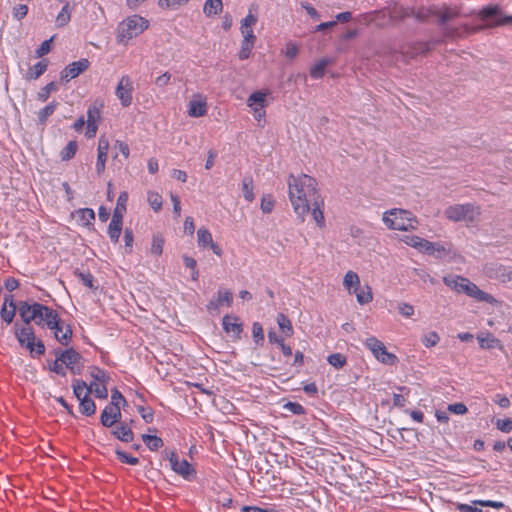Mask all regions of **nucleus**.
<instances>
[{
	"mask_svg": "<svg viewBox=\"0 0 512 512\" xmlns=\"http://www.w3.org/2000/svg\"><path fill=\"white\" fill-rule=\"evenodd\" d=\"M288 186L289 198L294 212L301 221H304L305 216L310 211V203L317 199V182L307 174L290 175Z\"/></svg>",
	"mask_w": 512,
	"mask_h": 512,
	"instance_id": "1",
	"label": "nucleus"
},
{
	"mask_svg": "<svg viewBox=\"0 0 512 512\" xmlns=\"http://www.w3.org/2000/svg\"><path fill=\"white\" fill-rule=\"evenodd\" d=\"M18 311L21 320L27 325L34 322L42 329H49L57 325L58 312L39 302L21 301Z\"/></svg>",
	"mask_w": 512,
	"mask_h": 512,
	"instance_id": "2",
	"label": "nucleus"
},
{
	"mask_svg": "<svg viewBox=\"0 0 512 512\" xmlns=\"http://www.w3.org/2000/svg\"><path fill=\"white\" fill-rule=\"evenodd\" d=\"M149 27V21L140 15H131L117 26V42L127 44L131 39L142 34Z\"/></svg>",
	"mask_w": 512,
	"mask_h": 512,
	"instance_id": "3",
	"label": "nucleus"
},
{
	"mask_svg": "<svg viewBox=\"0 0 512 512\" xmlns=\"http://www.w3.org/2000/svg\"><path fill=\"white\" fill-rule=\"evenodd\" d=\"M384 224L392 230L408 231L417 228L418 221L411 212L393 208L383 214Z\"/></svg>",
	"mask_w": 512,
	"mask_h": 512,
	"instance_id": "4",
	"label": "nucleus"
},
{
	"mask_svg": "<svg viewBox=\"0 0 512 512\" xmlns=\"http://www.w3.org/2000/svg\"><path fill=\"white\" fill-rule=\"evenodd\" d=\"M445 216L454 222L473 223L480 216V208L474 204H455L446 208Z\"/></svg>",
	"mask_w": 512,
	"mask_h": 512,
	"instance_id": "5",
	"label": "nucleus"
},
{
	"mask_svg": "<svg viewBox=\"0 0 512 512\" xmlns=\"http://www.w3.org/2000/svg\"><path fill=\"white\" fill-rule=\"evenodd\" d=\"M364 345L371 351L373 356L385 365H394L397 362V356L387 351L383 342L374 336L368 337L364 341Z\"/></svg>",
	"mask_w": 512,
	"mask_h": 512,
	"instance_id": "6",
	"label": "nucleus"
},
{
	"mask_svg": "<svg viewBox=\"0 0 512 512\" xmlns=\"http://www.w3.org/2000/svg\"><path fill=\"white\" fill-rule=\"evenodd\" d=\"M478 17L482 21H488L489 19H492L485 25L488 28L503 26L512 23V16H502L501 9L498 5H489L483 7L478 12Z\"/></svg>",
	"mask_w": 512,
	"mask_h": 512,
	"instance_id": "7",
	"label": "nucleus"
},
{
	"mask_svg": "<svg viewBox=\"0 0 512 512\" xmlns=\"http://www.w3.org/2000/svg\"><path fill=\"white\" fill-rule=\"evenodd\" d=\"M168 460L170 462L171 469L185 480L191 481L195 478L196 470L186 459H180L176 452H170Z\"/></svg>",
	"mask_w": 512,
	"mask_h": 512,
	"instance_id": "8",
	"label": "nucleus"
},
{
	"mask_svg": "<svg viewBox=\"0 0 512 512\" xmlns=\"http://www.w3.org/2000/svg\"><path fill=\"white\" fill-rule=\"evenodd\" d=\"M134 85L129 75H122L115 89V95L123 107H129L133 101Z\"/></svg>",
	"mask_w": 512,
	"mask_h": 512,
	"instance_id": "9",
	"label": "nucleus"
},
{
	"mask_svg": "<svg viewBox=\"0 0 512 512\" xmlns=\"http://www.w3.org/2000/svg\"><path fill=\"white\" fill-rule=\"evenodd\" d=\"M258 21L257 7L252 5L248 9L247 15L241 20L240 32L242 40L256 42L257 37L254 34L253 27Z\"/></svg>",
	"mask_w": 512,
	"mask_h": 512,
	"instance_id": "10",
	"label": "nucleus"
},
{
	"mask_svg": "<svg viewBox=\"0 0 512 512\" xmlns=\"http://www.w3.org/2000/svg\"><path fill=\"white\" fill-rule=\"evenodd\" d=\"M233 302V294L230 290L220 288L216 295L209 301L206 308L207 311L211 314H217L219 312L220 307L227 306L230 307Z\"/></svg>",
	"mask_w": 512,
	"mask_h": 512,
	"instance_id": "11",
	"label": "nucleus"
},
{
	"mask_svg": "<svg viewBox=\"0 0 512 512\" xmlns=\"http://www.w3.org/2000/svg\"><path fill=\"white\" fill-rule=\"evenodd\" d=\"M53 332L55 339L64 346H67L72 339V328L69 324L64 322L60 316L57 317V325L49 328Z\"/></svg>",
	"mask_w": 512,
	"mask_h": 512,
	"instance_id": "12",
	"label": "nucleus"
},
{
	"mask_svg": "<svg viewBox=\"0 0 512 512\" xmlns=\"http://www.w3.org/2000/svg\"><path fill=\"white\" fill-rule=\"evenodd\" d=\"M207 98L202 94H194L188 103L187 113L190 117L198 118L207 113Z\"/></svg>",
	"mask_w": 512,
	"mask_h": 512,
	"instance_id": "13",
	"label": "nucleus"
},
{
	"mask_svg": "<svg viewBox=\"0 0 512 512\" xmlns=\"http://www.w3.org/2000/svg\"><path fill=\"white\" fill-rule=\"evenodd\" d=\"M90 63L87 59L83 58L78 61H74L67 65L61 71V79L65 81H70L77 76H79L82 72L86 71L89 67Z\"/></svg>",
	"mask_w": 512,
	"mask_h": 512,
	"instance_id": "14",
	"label": "nucleus"
},
{
	"mask_svg": "<svg viewBox=\"0 0 512 512\" xmlns=\"http://www.w3.org/2000/svg\"><path fill=\"white\" fill-rule=\"evenodd\" d=\"M109 147L110 143L108 138L105 136H100L98 139L97 160L95 165V169L98 175H101L105 171Z\"/></svg>",
	"mask_w": 512,
	"mask_h": 512,
	"instance_id": "15",
	"label": "nucleus"
},
{
	"mask_svg": "<svg viewBox=\"0 0 512 512\" xmlns=\"http://www.w3.org/2000/svg\"><path fill=\"white\" fill-rule=\"evenodd\" d=\"M472 503L473 505L458 503L456 505V508L460 512H483V510L481 508H478L476 505L482 507H492L495 509H501L504 507L503 502L493 500H474Z\"/></svg>",
	"mask_w": 512,
	"mask_h": 512,
	"instance_id": "16",
	"label": "nucleus"
},
{
	"mask_svg": "<svg viewBox=\"0 0 512 512\" xmlns=\"http://www.w3.org/2000/svg\"><path fill=\"white\" fill-rule=\"evenodd\" d=\"M81 355L73 348L66 349L58 355V360L70 369L73 373H79L80 369L75 370L76 364L81 360Z\"/></svg>",
	"mask_w": 512,
	"mask_h": 512,
	"instance_id": "17",
	"label": "nucleus"
},
{
	"mask_svg": "<svg viewBox=\"0 0 512 512\" xmlns=\"http://www.w3.org/2000/svg\"><path fill=\"white\" fill-rule=\"evenodd\" d=\"M222 325L224 331L235 338H239L243 331V325L235 315H225L222 320Z\"/></svg>",
	"mask_w": 512,
	"mask_h": 512,
	"instance_id": "18",
	"label": "nucleus"
},
{
	"mask_svg": "<svg viewBox=\"0 0 512 512\" xmlns=\"http://www.w3.org/2000/svg\"><path fill=\"white\" fill-rule=\"evenodd\" d=\"M14 333L20 346L25 344L29 345V342L36 340L33 328L27 324L19 326L18 323H16L14 325Z\"/></svg>",
	"mask_w": 512,
	"mask_h": 512,
	"instance_id": "19",
	"label": "nucleus"
},
{
	"mask_svg": "<svg viewBox=\"0 0 512 512\" xmlns=\"http://www.w3.org/2000/svg\"><path fill=\"white\" fill-rule=\"evenodd\" d=\"M121 418L119 407L107 405L101 413V424L105 427H112Z\"/></svg>",
	"mask_w": 512,
	"mask_h": 512,
	"instance_id": "20",
	"label": "nucleus"
},
{
	"mask_svg": "<svg viewBox=\"0 0 512 512\" xmlns=\"http://www.w3.org/2000/svg\"><path fill=\"white\" fill-rule=\"evenodd\" d=\"M466 288H467V290H466L465 294L467 296L474 298L480 302H486L489 304L496 303V299L491 294L482 291L481 289L478 288V286L476 284H474L470 280L468 283V287H466Z\"/></svg>",
	"mask_w": 512,
	"mask_h": 512,
	"instance_id": "21",
	"label": "nucleus"
},
{
	"mask_svg": "<svg viewBox=\"0 0 512 512\" xmlns=\"http://www.w3.org/2000/svg\"><path fill=\"white\" fill-rule=\"evenodd\" d=\"M443 282L446 286L456 291L457 293L466 292L469 283V279L459 275H449L443 278Z\"/></svg>",
	"mask_w": 512,
	"mask_h": 512,
	"instance_id": "22",
	"label": "nucleus"
},
{
	"mask_svg": "<svg viewBox=\"0 0 512 512\" xmlns=\"http://www.w3.org/2000/svg\"><path fill=\"white\" fill-rule=\"evenodd\" d=\"M16 304L12 296H6L4 299L3 306L0 310L1 319L7 324H11L16 314Z\"/></svg>",
	"mask_w": 512,
	"mask_h": 512,
	"instance_id": "23",
	"label": "nucleus"
},
{
	"mask_svg": "<svg viewBox=\"0 0 512 512\" xmlns=\"http://www.w3.org/2000/svg\"><path fill=\"white\" fill-rule=\"evenodd\" d=\"M388 14L391 20H403L409 18L414 14V8L405 7L401 4L394 3L389 6Z\"/></svg>",
	"mask_w": 512,
	"mask_h": 512,
	"instance_id": "24",
	"label": "nucleus"
},
{
	"mask_svg": "<svg viewBox=\"0 0 512 512\" xmlns=\"http://www.w3.org/2000/svg\"><path fill=\"white\" fill-rule=\"evenodd\" d=\"M477 340L482 349H493V348L503 349V345L501 344L500 340L497 339L490 332L479 333L477 335Z\"/></svg>",
	"mask_w": 512,
	"mask_h": 512,
	"instance_id": "25",
	"label": "nucleus"
},
{
	"mask_svg": "<svg viewBox=\"0 0 512 512\" xmlns=\"http://www.w3.org/2000/svg\"><path fill=\"white\" fill-rule=\"evenodd\" d=\"M76 221L78 225L83 227H91L95 220V213L90 208H80L75 211Z\"/></svg>",
	"mask_w": 512,
	"mask_h": 512,
	"instance_id": "26",
	"label": "nucleus"
},
{
	"mask_svg": "<svg viewBox=\"0 0 512 512\" xmlns=\"http://www.w3.org/2000/svg\"><path fill=\"white\" fill-rule=\"evenodd\" d=\"M123 218L118 214L112 215L108 226V235L113 243H118L122 231Z\"/></svg>",
	"mask_w": 512,
	"mask_h": 512,
	"instance_id": "27",
	"label": "nucleus"
},
{
	"mask_svg": "<svg viewBox=\"0 0 512 512\" xmlns=\"http://www.w3.org/2000/svg\"><path fill=\"white\" fill-rule=\"evenodd\" d=\"M333 63L332 58L324 57L318 60L311 68H310V76L313 79H320L324 76L325 70L327 66Z\"/></svg>",
	"mask_w": 512,
	"mask_h": 512,
	"instance_id": "28",
	"label": "nucleus"
},
{
	"mask_svg": "<svg viewBox=\"0 0 512 512\" xmlns=\"http://www.w3.org/2000/svg\"><path fill=\"white\" fill-rule=\"evenodd\" d=\"M360 286V278L358 274L352 270L346 272L343 278V287L348 291L349 294L353 293V290L358 289Z\"/></svg>",
	"mask_w": 512,
	"mask_h": 512,
	"instance_id": "29",
	"label": "nucleus"
},
{
	"mask_svg": "<svg viewBox=\"0 0 512 512\" xmlns=\"http://www.w3.org/2000/svg\"><path fill=\"white\" fill-rule=\"evenodd\" d=\"M352 294H355L356 300L360 305L368 304L373 300L372 289L368 284L360 285L358 289L353 290Z\"/></svg>",
	"mask_w": 512,
	"mask_h": 512,
	"instance_id": "30",
	"label": "nucleus"
},
{
	"mask_svg": "<svg viewBox=\"0 0 512 512\" xmlns=\"http://www.w3.org/2000/svg\"><path fill=\"white\" fill-rule=\"evenodd\" d=\"M112 433L117 439L126 443L133 441L134 438V434L127 424H121L119 426H116L113 429Z\"/></svg>",
	"mask_w": 512,
	"mask_h": 512,
	"instance_id": "31",
	"label": "nucleus"
},
{
	"mask_svg": "<svg viewBox=\"0 0 512 512\" xmlns=\"http://www.w3.org/2000/svg\"><path fill=\"white\" fill-rule=\"evenodd\" d=\"M72 388L74 395L78 400H81L89 396V394L91 393V389H89V386H87V384L80 379H76L73 381Z\"/></svg>",
	"mask_w": 512,
	"mask_h": 512,
	"instance_id": "32",
	"label": "nucleus"
},
{
	"mask_svg": "<svg viewBox=\"0 0 512 512\" xmlns=\"http://www.w3.org/2000/svg\"><path fill=\"white\" fill-rule=\"evenodd\" d=\"M267 94L262 91L253 92L247 99V105L254 109L255 107L265 108Z\"/></svg>",
	"mask_w": 512,
	"mask_h": 512,
	"instance_id": "33",
	"label": "nucleus"
},
{
	"mask_svg": "<svg viewBox=\"0 0 512 512\" xmlns=\"http://www.w3.org/2000/svg\"><path fill=\"white\" fill-rule=\"evenodd\" d=\"M242 191L246 201L252 202L255 199L254 184L251 176H245L242 180Z\"/></svg>",
	"mask_w": 512,
	"mask_h": 512,
	"instance_id": "34",
	"label": "nucleus"
},
{
	"mask_svg": "<svg viewBox=\"0 0 512 512\" xmlns=\"http://www.w3.org/2000/svg\"><path fill=\"white\" fill-rule=\"evenodd\" d=\"M22 347L27 349L33 358H38L45 353V345L42 340L31 341L29 345L25 344Z\"/></svg>",
	"mask_w": 512,
	"mask_h": 512,
	"instance_id": "35",
	"label": "nucleus"
},
{
	"mask_svg": "<svg viewBox=\"0 0 512 512\" xmlns=\"http://www.w3.org/2000/svg\"><path fill=\"white\" fill-rule=\"evenodd\" d=\"M312 203H313V208H312V211H311L312 217L315 220L316 224L320 228H322V227L325 226V217H324L323 207H322L323 206V202L321 201L319 203L317 201V199H316Z\"/></svg>",
	"mask_w": 512,
	"mask_h": 512,
	"instance_id": "36",
	"label": "nucleus"
},
{
	"mask_svg": "<svg viewBox=\"0 0 512 512\" xmlns=\"http://www.w3.org/2000/svg\"><path fill=\"white\" fill-rule=\"evenodd\" d=\"M70 19H71V10H70L69 3H66L62 7L61 11L58 13L56 20H55V25L59 28L64 27L69 23Z\"/></svg>",
	"mask_w": 512,
	"mask_h": 512,
	"instance_id": "37",
	"label": "nucleus"
},
{
	"mask_svg": "<svg viewBox=\"0 0 512 512\" xmlns=\"http://www.w3.org/2000/svg\"><path fill=\"white\" fill-rule=\"evenodd\" d=\"M79 410L86 416H91L96 412V405L89 396L79 400Z\"/></svg>",
	"mask_w": 512,
	"mask_h": 512,
	"instance_id": "38",
	"label": "nucleus"
},
{
	"mask_svg": "<svg viewBox=\"0 0 512 512\" xmlns=\"http://www.w3.org/2000/svg\"><path fill=\"white\" fill-rule=\"evenodd\" d=\"M197 242L199 247H208L213 242L212 234L206 228H199L197 231Z\"/></svg>",
	"mask_w": 512,
	"mask_h": 512,
	"instance_id": "39",
	"label": "nucleus"
},
{
	"mask_svg": "<svg viewBox=\"0 0 512 512\" xmlns=\"http://www.w3.org/2000/svg\"><path fill=\"white\" fill-rule=\"evenodd\" d=\"M277 324H278L279 328L281 329V331L286 336H291L293 334V327H292L291 321L283 313H279L277 315Z\"/></svg>",
	"mask_w": 512,
	"mask_h": 512,
	"instance_id": "40",
	"label": "nucleus"
},
{
	"mask_svg": "<svg viewBox=\"0 0 512 512\" xmlns=\"http://www.w3.org/2000/svg\"><path fill=\"white\" fill-rule=\"evenodd\" d=\"M147 201H148L149 205L151 206V208L155 212H158L161 210L162 204H163V199H162V196L158 192L148 191L147 192Z\"/></svg>",
	"mask_w": 512,
	"mask_h": 512,
	"instance_id": "41",
	"label": "nucleus"
},
{
	"mask_svg": "<svg viewBox=\"0 0 512 512\" xmlns=\"http://www.w3.org/2000/svg\"><path fill=\"white\" fill-rule=\"evenodd\" d=\"M48 62L47 60H42L33 65L28 72V77L30 79L39 78L47 69Z\"/></svg>",
	"mask_w": 512,
	"mask_h": 512,
	"instance_id": "42",
	"label": "nucleus"
},
{
	"mask_svg": "<svg viewBox=\"0 0 512 512\" xmlns=\"http://www.w3.org/2000/svg\"><path fill=\"white\" fill-rule=\"evenodd\" d=\"M142 439L151 451H156L163 446V441L158 436L144 434Z\"/></svg>",
	"mask_w": 512,
	"mask_h": 512,
	"instance_id": "43",
	"label": "nucleus"
},
{
	"mask_svg": "<svg viewBox=\"0 0 512 512\" xmlns=\"http://www.w3.org/2000/svg\"><path fill=\"white\" fill-rule=\"evenodd\" d=\"M425 240L426 239L416 236V235H405L402 238V241L406 245L411 246V247L417 249L418 251H421V249L423 248Z\"/></svg>",
	"mask_w": 512,
	"mask_h": 512,
	"instance_id": "44",
	"label": "nucleus"
},
{
	"mask_svg": "<svg viewBox=\"0 0 512 512\" xmlns=\"http://www.w3.org/2000/svg\"><path fill=\"white\" fill-rule=\"evenodd\" d=\"M77 143L76 141H70L67 145L61 150L60 157L63 161H68L72 159L77 152Z\"/></svg>",
	"mask_w": 512,
	"mask_h": 512,
	"instance_id": "45",
	"label": "nucleus"
},
{
	"mask_svg": "<svg viewBox=\"0 0 512 512\" xmlns=\"http://www.w3.org/2000/svg\"><path fill=\"white\" fill-rule=\"evenodd\" d=\"M57 105V102L53 101L46 105L44 108H42L38 112V121L41 124H44L47 121V119L55 112Z\"/></svg>",
	"mask_w": 512,
	"mask_h": 512,
	"instance_id": "46",
	"label": "nucleus"
},
{
	"mask_svg": "<svg viewBox=\"0 0 512 512\" xmlns=\"http://www.w3.org/2000/svg\"><path fill=\"white\" fill-rule=\"evenodd\" d=\"M127 201H128V193L126 191L121 192L118 196L117 204L114 209L113 215L118 214L119 217L123 218V214L126 211Z\"/></svg>",
	"mask_w": 512,
	"mask_h": 512,
	"instance_id": "47",
	"label": "nucleus"
},
{
	"mask_svg": "<svg viewBox=\"0 0 512 512\" xmlns=\"http://www.w3.org/2000/svg\"><path fill=\"white\" fill-rule=\"evenodd\" d=\"M189 0H158L159 7L169 10H177L188 3Z\"/></svg>",
	"mask_w": 512,
	"mask_h": 512,
	"instance_id": "48",
	"label": "nucleus"
},
{
	"mask_svg": "<svg viewBox=\"0 0 512 512\" xmlns=\"http://www.w3.org/2000/svg\"><path fill=\"white\" fill-rule=\"evenodd\" d=\"M255 43L256 42L246 41V40L241 41L240 49L238 52V57L240 60H245L250 57L251 52L255 46Z\"/></svg>",
	"mask_w": 512,
	"mask_h": 512,
	"instance_id": "49",
	"label": "nucleus"
},
{
	"mask_svg": "<svg viewBox=\"0 0 512 512\" xmlns=\"http://www.w3.org/2000/svg\"><path fill=\"white\" fill-rule=\"evenodd\" d=\"M436 13L435 9L431 7H420L415 9L414 8V14H412L411 17H414L415 19L419 21H425L432 15Z\"/></svg>",
	"mask_w": 512,
	"mask_h": 512,
	"instance_id": "50",
	"label": "nucleus"
},
{
	"mask_svg": "<svg viewBox=\"0 0 512 512\" xmlns=\"http://www.w3.org/2000/svg\"><path fill=\"white\" fill-rule=\"evenodd\" d=\"M102 104L98 105L97 103L92 104L87 111V123H98L101 116Z\"/></svg>",
	"mask_w": 512,
	"mask_h": 512,
	"instance_id": "51",
	"label": "nucleus"
},
{
	"mask_svg": "<svg viewBox=\"0 0 512 512\" xmlns=\"http://www.w3.org/2000/svg\"><path fill=\"white\" fill-rule=\"evenodd\" d=\"M222 10L221 0H207L204 5V12L207 15H216Z\"/></svg>",
	"mask_w": 512,
	"mask_h": 512,
	"instance_id": "52",
	"label": "nucleus"
},
{
	"mask_svg": "<svg viewBox=\"0 0 512 512\" xmlns=\"http://www.w3.org/2000/svg\"><path fill=\"white\" fill-rule=\"evenodd\" d=\"M327 361L334 368L340 369L346 364L347 359L341 353H333L328 356Z\"/></svg>",
	"mask_w": 512,
	"mask_h": 512,
	"instance_id": "53",
	"label": "nucleus"
},
{
	"mask_svg": "<svg viewBox=\"0 0 512 512\" xmlns=\"http://www.w3.org/2000/svg\"><path fill=\"white\" fill-rule=\"evenodd\" d=\"M90 374L95 380L94 383H107L110 379L109 374L105 370L98 367H93Z\"/></svg>",
	"mask_w": 512,
	"mask_h": 512,
	"instance_id": "54",
	"label": "nucleus"
},
{
	"mask_svg": "<svg viewBox=\"0 0 512 512\" xmlns=\"http://www.w3.org/2000/svg\"><path fill=\"white\" fill-rule=\"evenodd\" d=\"M89 389L97 398L106 399L108 396L106 383H91Z\"/></svg>",
	"mask_w": 512,
	"mask_h": 512,
	"instance_id": "55",
	"label": "nucleus"
},
{
	"mask_svg": "<svg viewBox=\"0 0 512 512\" xmlns=\"http://www.w3.org/2000/svg\"><path fill=\"white\" fill-rule=\"evenodd\" d=\"M439 341L440 336L435 331H430L422 337V344L427 348L437 345Z\"/></svg>",
	"mask_w": 512,
	"mask_h": 512,
	"instance_id": "56",
	"label": "nucleus"
},
{
	"mask_svg": "<svg viewBox=\"0 0 512 512\" xmlns=\"http://www.w3.org/2000/svg\"><path fill=\"white\" fill-rule=\"evenodd\" d=\"M275 200L272 195L266 194L261 198L260 208L263 213H270L274 208Z\"/></svg>",
	"mask_w": 512,
	"mask_h": 512,
	"instance_id": "57",
	"label": "nucleus"
},
{
	"mask_svg": "<svg viewBox=\"0 0 512 512\" xmlns=\"http://www.w3.org/2000/svg\"><path fill=\"white\" fill-rule=\"evenodd\" d=\"M164 239L161 235H154L151 245V253L161 255L163 252Z\"/></svg>",
	"mask_w": 512,
	"mask_h": 512,
	"instance_id": "58",
	"label": "nucleus"
},
{
	"mask_svg": "<svg viewBox=\"0 0 512 512\" xmlns=\"http://www.w3.org/2000/svg\"><path fill=\"white\" fill-rule=\"evenodd\" d=\"M56 90V85L54 82H50L47 85H45L39 92H38V100L41 102H45L50 94Z\"/></svg>",
	"mask_w": 512,
	"mask_h": 512,
	"instance_id": "59",
	"label": "nucleus"
},
{
	"mask_svg": "<svg viewBox=\"0 0 512 512\" xmlns=\"http://www.w3.org/2000/svg\"><path fill=\"white\" fill-rule=\"evenodd\" d=\"M115 453L122 463L129 465H137L139 463V459L137 457L131 456L122 450L117 449Z\"/></svg>",
	"mask_w": 512,
	"mask_h": 512,
	"instance_id": "60",
	"label": "nucleus"
},
{
	"mask_svg": "<svg viewBox=\"0 0 512 512\" xmlns=\"http://www.w3.org/2000/svg\"><path fill=\"white\" fill-rule=\"evenodd\" d=\"M253 339L256 344H262L264 341V332L260 323L255 322L252 326Z\"/></svg>",
	"mask_w": 512,
	"mask_h": 512,
	"instance_id": "61",
	"label": "nucleus"
},
{
	"mask_svg": "<svg viewBox=\"0 0 512 512\" xmlns=\"http://www.w3.org/2000/svg\"><path fill=\"white\" fill-rule=\"evenodd\" d=\"M77 276L80 279V281L89 289H96V287L94 286V277L91 273L79 272L77 273Z\"/></svg>",
	"mask_w": 512,
	"mask_h": 512,
	"instance_id": "62",
	"label": "nucleus"
},
{
	"mask_svg": "<svg viewBox=\"0 0 512 512\" xmlns=\"http://www.w3.org/2000/svg\"><path fill=\"white\" fill-rule=\"evenodd\" d=\"M298 51L299 49L297 44L294 42H289L285 45L283 53L287 58L293 59L297 56Z\"/></svg>",
	"mask_w": 512,
	"mask_h": 512,
	"instance_id": "63",
	"label": "nucleus"
},
{
	"mask_svg": "<svg viewBox=\"0 0 512 512\" xmlns=\"http://www.w3.org/2000/svg\"><path fill=\"white\" fill-rule=\"evenodd\" d=\"M496 426L500 431L504 433H509L512 430V420L509 418L498 419L496 422Z\"/></svg>",
	"mask_w": 512,
	"mask_h": 512,
	"instance_id": "64",
	"label": "nucleus"
}]
</instances>
